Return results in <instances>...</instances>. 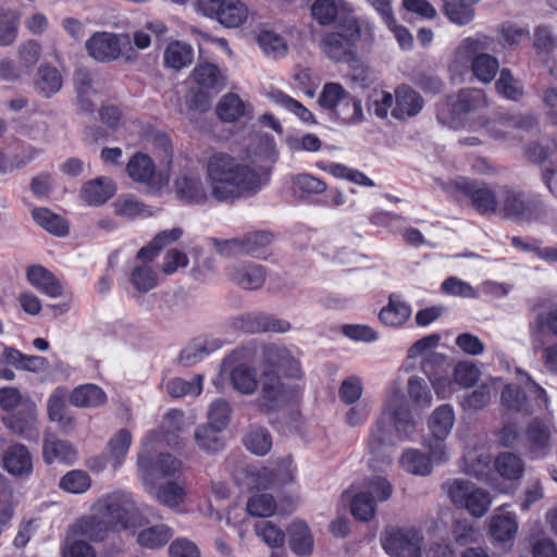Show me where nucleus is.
<instances>
[{"mask_svg":"<svg viewBox=\"0 0 557 557\" xmlns=\"http://www.w3.org/2000/svg\"><path fill=\"white\" fill-rule=\"evenodd\" d=\"M411 306L400 295L392 293L388 302L379 312V320L386 326L400 327L410 318Z\"/></svg>","mask_w":557,"mask_h":557,"instance_id":"b1692460","label":"nucleus"},{"mask_svg":"<svg viewBox=\"0 0 557 557\" xmlns=\"http://www.w3.org/2000/svg\"><path fill=\"white\" fill-rule=\"evenodd\" d=\"M245 113V103L236 94L224 95L216 106V115L223 122H235Z\"/></svg>","mask_w":557,"mask_h":557,"instance_id":"8fccbe9b","label":"nucleus"},{"mask_svg":"<svg viewBox=\"0 0 557 557\" xmlns=\"http://www.w3.org/2000/svg\"><path fill=\"white\" fill-rule=\"evenodd\" d=\"M67 389L58 386L50 394L47 403L48 416L51 421L58 422L66 433L74 428V418L66 414Z\"/></svg>","mask_w":557,"mask_h":557,"instance_id":"a878e982","label":"nucleus"},{"mask_svg":"<svg viewBox=\"0 0 557 557\" xmlns=\"http://www.w3.org/2000/svg\"><path fill=\"white\" fill-rule=\"evenodd\" d=\"M231 327L248 334L286 333L292 325L288 321L262 312L244 313L231 321Z\"/></svg>","mask_w":557,"mask_h":557,"instance_id":"4468645a","label":"nucleus"},{"mask_svg":"<svg viewBox=\"0 0 557 557\" xmlns=\"http://www.w3.org/2000/svg\"><path fill=\"white\" fill-rule=\"evenodd\" d=\"M432 460L437 462L429 453L425 455L419 449H406L400 456V466L409 473L416 475H428L432 471Z\"/></svg>","mask_w":557,"mask_h":557,"instance_id":"ea45409f","label":"nucleus"},{"mask_svg":"<svg viewBox=\"0 0 557 557\" xmlns=\"http://www.w3.org/2000/svg\"><path fill=\"white\" fill-rule=\"evenodd\" d=\"M535 116L531 114H503L488 124L487 129L494 139L522 141L523 133L537 127Z\"/></svg>","mask_w":557,"mask_h":557,"instance_id":"f8f14e48","label":"nucleus"},{"mask_svg":"<svg viewBox=\"0 0 557 557\" xmlns=\"http://www.w3.org/2000/svg\"><path fill=\"white\" fill-rule=\"evenodd\" d=\"M302 392L304 384H285L275 371H264L259 403L260 410L269 413L284 406L298 404L302 397Z\"/></svg>","mask_w":557,"mask_h":557,"instance_id":"423d86ee","label":"nucleus"},{"mask_svg":"<svg viewBox=\"0 0 557 557\" xmlns=\"http://www.w3.org/2000/svg\"><path fill=\"white\" fill-rule=\"evenodd\" d=\"M98 511L112 531L126 530L134 524V505L124 494L112 493L104 496L98 502Z\"/></svg>","mask_w":557,"mask_h":557,"instance_id":"9b49d317","label":"nucleus"},{"mask_svg":"<svg viewBox=\"0 0 557 557\" xmlns=\"http://www.w3.org/2000/svg\"><path fill=\"white\" fill-rule=\"evenodd\" d=\"M518 532V522L513 513L495 515L490 521V534L499 543L512 542Z\"/></svg>","mask_w":557,"mask_h":557,"instance_id":"e433bc0d","label":"nucleus"},{"mask_svg":"<svg viewBox=\"0 0 557 557\" xmlns=\"http://www.w3.org/2000/svg\"><path fill=\"white\" fill-rule=\"evenodd\" d=\"M394 96L389 91L374 89L368 97V109L379 119H386L392 111Z\"/></svg>","mask_w":557,"mask_h":557,"instance_id":"e2e57ef3","label":"nucleus"},{"mask_svg":"<svg viewBox=\"0 0 557 557\" xmlns=\"http://www.w3.org/2000/svg\"><path fill=\"white\" fill-rule=\"evenodd\" d=\"M231 382L242 394H252L257 388L256 371L247 364H239L232 370Z\"/></svg>","mask_w":557,"mask_h":557,"instance_id":"5fc2aeb1","label":"nucleus"},{"mask_svg":"<svg viewBox=\"0 0 557 557\" xmlns=\"http://www.w3.org/2000/svg\"><path fill=\"white\" fill-rule=\"evenodd\" d=\"M262 357L267 364L281 370L285 377L301 381L304 371L300 362L289 349L280 344H267L262 347Z\"/></svg>","mask_w":557,"mask_h":557,"instance_id":"f3484780","label":"nucleus"},{"mask_svg":"<svg viewBox=\"0 0 557 557\" xmlns=\"http://www.w3.org/2000/svg\"><path fill=\"white\" fill-rule=\"evenodd\" d=\"M528 447L531 455L537 457L548 446L550 431L548 425L540 418L532 419L525 431Z\"/></svg>","mask_w":557,"mask_h":557,"instance_id":"f704fd0d","label":"nucleus"},{"mask_svg":"<svg viewBox=\"0 0 557 557\" xmlns=\"http://www.w3.org/2000/svg\"><path fill=\"white\" fill-rule=\"evenodd\" d=\"M138 467L141 470L160 473L163 478H174L181 472L182 462L171 454H159L156 460L149 451L143 450L138 454Z\"/></svg>","mask_w":557,"mask_h":557,"instance_id":"5701e85b","label":"nucleus"},{"mask_svg":"<svg viewBox=\"0 0 557 557\" xmlns=\"http://www.w3.org/2000/svg\"><path fill=\"white\" fill-rule=\"evenodd\" d=\"M176 193L188 203H205L207 193L199 176L183 175L175 182Z\"/></svg>","mask_w":557,"mask_h":557,"instance_id":"c9c22d12","label":"nucleus"},{"mask_svg":"<svg viewBox=\"0 0 557 557\" xmlns=\"http://www.w3.org/2000/svg\"><path fill=\"white\" fill-rule=\"evenodd\" d=\"M496 90L506 99L519 101L523 97V87L517 81L509 69L500 70L499 77L495 83Z\"/></svg>","mask_w":557,"mask_h":557,"instance_id":"4d7b16f0","label":"nucleus"},{"mask_svg":"<svg viewBox=\"0 0 557 557\" xmlns=\"http://www.w3.org/2000/svg\"><path fill=\"white\" fill-rule=\"evenodd\" d=\"M156 496L160 504L174 508L183 503L186 492L183 486L170 481L157 488Z\"/></svg>","mask_w":557,"mask_h":557,"instance_id":"774afa93","label":"nucleus"},{"mask_svg":"<svg viewBox=\"0 0 557 557\" xmlns=\"http://www.w3.org/2000/svg\"><path fill=\"white\" fill-rule=\"evenodd\" d=\"M206 174L212 197L222 202H235L257 194L264 182L253 168L238 162L227 152H213L207 161Z\"/></svg>","mask_w":557,"mask_h":557,"instance_id":"f03ea898","label":"nucleus"},{"mask_svg":"<svg viewBox=\"0 0 557 557\" xmlns=\"http://www.w3.org/2000/svg\"><path fill=\"white\" fill-rule=\"evenodd\" d=\"M248 17L247 7L236 0H224L223 8L218 12L215 20L225 27H238Z\"/></svg>","mask_w":557,"mask_h":557,"instance_id":"49530a36","label":"nucleus"},{"mask_svg":"<svg viewBox=\"0 0 557 557\" xmlns=\"http://www.w3.org/2000/svg\"><path fill=\"white\" fill-rule=\"evenodd\" d=\"M389 423H393L400 441L409 440L416 429V423L407 406L400 404L386 408L370 430L367 447L371 455H376L384 445L391 442Z\"/></svg>","mask_w":557,"mask_h":557,"instance_id":"20e7f679","label":"nucleus"},{"mask_svg":"<svg viewBox=\"0 0 557 557\" xmlns=\"http://www.w3.org/2000/svg\"><path fill=\"white\" fill-rule=\"evenodd\" d=\"M257 42L264 54L273 58L283 57L287 52V44L284 37L273 30H261L257 36Z\"/></svg>","mask_w":557,"mask_h":557,"instance_id":"864d4df0","label":"nucleus"},{"mask_svg":"<svg viewBox=\"0 0 557 557\" xmlns=\"http://www.w3.org/2000/svg\"><path fill=\"white\" fill-rule=\"evenodd\" d=\"M232 408L224 398L213 400L208 410V425L214 426L218 431H224L231 420Z\"/></svg>","mask_w":557,"mask_h":557,"instance_id":"bf43d9fd","label":"nucleus"},{"mask_svg":"<svg viewBox=\"0 0 557 557\" xmlns=\"http://www.w3.org/2000/svg\"><path fill=\"white\" fill-rule=\"evenodd\" d=\"M132 444V434L127 429L117 431L108 442V454L114 460V468L121 466Z\"/></svg>","mask_w":557,"mask_h":557,"instance_id":"6e6d98bb","label":"nucleus"},{"mask_svg":"<svg viewBox=\"0 0 557 557\" xmlns=\"http://www.w3.org/2000/svg\"><path fill=\"white\" fill-rule=\"evenodd\" d=\"M3 469L13 476L28 478L33 472L32 456L23 444L8 447L2 457Z\"/></svg>","mask_w":557,"mask_h":557,"instance_id":"aec40b11","label":"nucleus"},{"mask_svg":"<svg viewBox=\"0 0 557 557\" xmlns=\"http://www.w3.org/2000/svg\"><path fill=\"white\" fill-rule=\"evenodd\" d=\"M221 433L222 431H218L214 426L203 424L196 429L195 440L201 449L216 453L224 448V441Z\"/></svg>","mask_w":557,"mask_h":557,"instance_id":"3c124183","label":"nucleus"},{"mask_svg":"<svg viewBox=\"0 0 557 557\" xmlns=\"http://www.w3.org/2000/svg\"><path fill=\"white\" fill-rule=\"evenodd\" d=\"M448 495L457 508L466 509L475 518L483 517L488 511L492 503L488 492L462 479L454 480L449 486Z\"/></svg>","mask_w":557,"mask_h":557,"instance_id":"9d476101","label":"nucleus"},{"mask_svg":"<svg viewBox=\"0 0 557 557\" xmlns=\"http://www.w3.org/2000/svg\"><path fill=\"white\" fill-rule=\"evenodd\" d=\"M525 157L532 163L543 164V170L557 169V139H549L545 145L531 143L525 149Z\"/></svg>","mask_w":557,"mask_h":557,"instance_id":"4c0bfd02","label":"nucleus"},{"mask_svg":"<svg viewBox=\"0 0 557 557\" xmlns=\"http://www.w3.org/2000/svg\"><path fill=\"white\" fill-rule=\"evenodd\" d=\"M455 423V412L449 404L437 407L428 421L431 436L424 438L423 445L430 450L431 456L438 462L447 460L445 440L450 433Z\"/></svg>","mask_w":557,"mask_h":557,"instance_id":"6e6552de","label":"nucleus"},{"mask_svg":"<svg viewBox=\"0 0 557 557\" xmlns=\"http://www.w3.org/2000/svg\"><path fill=\"white\" fill-rule=\"evenodd\" d=\"M287 533L289 548L295 555L307 556L312 553L313 537L306 522H292L287 528Z\"/></svg>","mask_w":557,"mask_h":557,"instance_id":"c85d7f7f","label":"nucleus"},{"mask_svg":"<svg viewBox=\"0 0 557 557\" xmlns=\"http://www.w3.org/2000/svg\"><path fill=\"white\" fill-rule=\"evenodd\" d=\"M375 510L376 502L371 493L360 492L354 496L350 511L356 520L367 522L373 518Z\"/></svg>","mask_w":557,"mask_h":557,"instance_id":"13d9d810","label":"nucleus"},{"mask_svg":"<svg viewBox=\"0 0 557 557\" xmlns=\"http://www.w3.org/2000/svg\"><path fill=\"white\" fill-rule=\"evenodd\" d=\"M126 172L134 182L149 187L160 188L166 183V178L157 170L152 158L140 151L129 158Z\"/></svg>","mask_w":557,"mask_h":557,"instance_id":"dca6fc26","label":"nucleus"},{"mask_svg":"<svg viewBox=\"0 0 557 557\" xmlns=\"http://www.w3.org/2000/svg\"><path fill=\"white\" fill-rule=\"evenodd\" d=\"M60 487L72 494H83L91 486V478L84 470H71L60 480Z\"/></svg>","mask_w":557,"mask_h":557,"instance_id":"052dcab7","label":"nucleus"},{"mask_svg":"<svg viewBox=\"0 0 557 557\" xmlns=\"http://www.w3.org/2000/svg\"><path fill=\"white\" fill-rule=\"evenodd\" d=\"M63 85L59 70L49 64H41L34 82L35 89L46 98H50L60 91Z\"/></svg>","mask_w":557,"mask_h":557,"instance_id":"72a5a7b5","label":"nucleus"},{"mask_svg":"<svg viewBox=\"0 0 557 557\" xmlns=\"http://www.w3.org/2000/svg\"><path fill=\"white\" fill-rule=\"evenodd\" d=\"M32 216L39 226L55 236L61 237L69 233L66 220L48 208H35L32 211Z\"/></svg>","mask_w":557,"mask_h":557,"instance_id":"79ce46f5","label":"nucleus"},{"mask_svg":"<svg viewBox=\"0 0 557 557\" xmlns=\"http://www.w3.org/2000/svg\"><path fill=\"white\" fill-rule=\"evenodd\" d=\"M317 103L330 120L338 124L354 125L363 121L361 99L350 94L341 83H325Z\"/></svg>","mask_w":557,"mask_h":557,"instance_id":"7ed1b4c3","label":"nucleus"},{"mask_svg":"<svg viewBox=\"0 0 557 557\" xmlns=\"http://www.w3.org/2000/svg\"><path fill=\"white\" fill-rule=\"evenodd\" d=\"M484 106L486 96L482 89L463 88L436 103V119L443 125L456 127L465 115Z\"/></svg>","mask_w":557,"mask_h":557,"instance_id":"39448f33","label":"nucleus"},{"mask_svg":"<svg viewBox=\"0 0 557 557\" xmlns=\"http://www.w3.org/2000/svg\"><path fill=\"white\" fill-rule=\"evenodd\" d=\"M275 478L274 471L268 467L248 466L246 468V479L251 488L268 490L273 485Z\"/></svg>","mask_w":557,"mask_h":557,"instance_id":"338daca9","label":"nucleus"},{"mask_svg":"<svg viewBox=\"0 0 557 557\" xmlns=\"http://www.w3.org/2000/svg\"><path fill=\"white\" fill-rule=\"evenodd\" d=\"M2 422L12 433L25 440L35 441L39 436L37 410L30 401H25L15 412L4 416Z\"/></svg>","mask_w":557,"mask_h":557,"instance_id":"2eb2a0df","label":"nucleus"},{"mask_svg":"<svg viewBox=\"0 0 557 557\" xmlns=\"http://www.w3.org/2000/svg\"><path fill=\"white\" fill-rule=\"evenodd\" d=\"M500 403L507 410L523 416H532L535 411L525 392L517 384H506L503 387Z\"/></svg>","mask_w":557,"mask_h":557,"instance_id":"cd10ccee","label":"nucleus"},{"mask_svg":"<svg viewBox=\"0 0 557 557\" xmlns=\"http://www.w3.org/2000/svg\"><path fill=\"white\" fill-rule=\"evenodd\" d=\"M424 107L421 95L411 86L403 84L396 87L394 95V107L391 115L400 122L417 116Z\"/></svg>","mask_w":557,"mask_h":557,"instance_id":"a211bd4d","label":"nucleus"},{"mask_svg":"<svg viewBox=\"0 0 557 557\" xmlns=\"http://www.w3.org/2000/svg\"><path fill=\"white\" fill-rule=\"evenodd\" d=\"M114 194V187L106 177H97L86 182L82 188V199L90 206H101Z\"/></svg>","mask_w":557,"mask_h":557,"instance_id":"473e14b6","label":"nucleus"},{"mask_svg":"<svg viewBox=\"0 0 557 557\" xmlns=\"http://www.w3.org/2000/svg\"><path fill=\"white\" fill-rule=\"evenodd\" d=\"M447 17L457 25H467L474 18V5L480 0H442Z\"/></svg>","mask_w":557,"mask_h":557,"instance_id":"37998d69","label":"nucleus"},{"mask_svg":"<svg viewBox=\"0 0 557 557\" xmlns=\"http://www.w3.org/2000/svg\"><path fill=\"white\" fill-rule=\"evenodd\" d=\"M381 541L384 550L392 557H421L422 536L414 529H391Z\"/></svg>","mask_w":557,"mask_h":557,"instance_id":"ddd939ff","label":"nucleus"},{"mask_svg":"<svg viewBox=\"0 0 557 557\" xmlns=\"http://www.w3.org/2000/svg\"><path fill=\"white\" fill-rule=\"evenodd\" d=\"M498 195V212L505 219L531 221L542 212V201L536 195L509 185L499 186Z\"/></svg>","mask_w":557,"mask_h":557,"instance_id":"0eeeda50","label":"nucleus"},{"mask_svg":"<svg viewBox=\"0 0 557 557\" xmlns=\"http://www.w3.org/2000/svg\"><path fill=\"white\" fill-rule=\"evenodd\" d=\"M1 362L12 366L17 370L39 372L45 370L49 362L46 357L23 354L21 350L5 346L1 356Z\"/></svg>","mask_w":557,"mask_h":557,"instance_id":"bb28decb","label":"nucleus"},{"mask_svg":"<svg viewBox=\"0 0 557 557\" xmlns=\"http://www.w3.org/2000/svg\"><path fill=\"white\" fill-rule=\"evenodd\" d=\"M274 234L269 231H255L242 237L244 253L253 258H267L271 255Z\"/></svg>","mask_w":557,"mask_h":557,"instance_id":"c756f323","label":"nucleus"},{"mask_svg":"<svg viewBox=\"0 0 557 557\" xmlns=\"http://www.w3.org/2000/svg\"><path fill=\"white\" fill-rule=\"evenodd\" d=\"M69 399L75 407L90 408L106 404L107 395L104 391L96 384H83L71 392Z\"/></svg>","mask_w":557,"mask_h":557,"instance_id":"2f4dec72","label":"nucleus"},{"mask_svg":"<svg viewBox=\"0 0 557 557\" xmlns=\"http://www.w3.org/2000/svg\"><path fill=\"white\" fill-rule=\"evenodd\" d=\"M454 188L479 214H494L498 211V190H494L486 182L462 177L455 182Z\"/></svg>","mask_w":557,"mask_h":557,"instance_id":"1a4fd4ad","label":"nucleus"},{"mask_svg":"<svg viewBox=\"0 0 557 557\" xmlns=\"http://www.w3.org/2000/svg\"><path fill=\"white\" fill-rule=\"evenodd\" d=\"M172 536V528L166 524H157L139 531L137 534V543L141 547L157 549L168 544Z\"/></svg>","mask_w":557,"mask_h":557,"instance_id":"a18cd8bd","label":"nucleus"},{"mask_svg":"<svg viewBox=\"0 0 557 557\" xmlns=\"http://www.w3.org/2000/svg\"><path fill=\"white\" fill-rule=\"evenodd\" d=\"M499 70L498 60L488 53H479L471 60L473 76L482 82H492Z\"/></svg>","mask_w":557,"mask_h":557,"instance_id":"09e8293b","label":"nucleus"},{"mask_svg":"<svg viewBox=\"0 0 557 557\" xmlns=\"http://www.w3.org/2000/svg\"><path fill=\"white\" fill-rule=\"evenodd\" d=\"M243 444L251 454L263 457L272 448V436L265 428L250 425L243 437Z\"/></svg>","mask_w":557,"mask_h":557,"instance_id":"58836bf2","label":"nucleus"},{"mask_svg":"<svg viewBox=\"0 0 557 557\" xmlns=\"http://www.w3.org/2000/svg\"><path fill=\"white\" fill-rule=\"evenodd\" d=\"M499 41L504 47L517 46L530 38L527 26H520L515 22L506 21L498 28Z\"/></svg>","mask_w":557,"mask_h":557,"instance_id":"680f3d73","label":"nucleus"},{"mask_svg":"<svg viewBox=\"0 0 557 557\" xmlns=\"http://www.w3.org/2000/svg\"><path fill=\"white\" fill-rule=\"evenodd\" d=\"M129 281L137 290L146 293L157 286L158 276L150 265L143 264L133 269Z\"/></svg>","mask_w":557,"mask_h":557,"instance_id":"69168bd1","label":"nucleus"},{"mask_svg":"<svg viewBox=\"0 0 557 557\" xmlns=\"http://www.w3.org/2000/svg\"><path fill=\"white\" fill-rule=\"evenodd\" d=\"M497 472L508 480H518L523 474V462L513 453H500L495 459Z\"/></svg>","mask_w":557,"mask_h":557,"instance_id":"603ef678","label":"nucleus"},{"mask_svg":"<svg viewBox=\"0 0 557 557\" xmlns=\"http://www.w3.org/2000/svg\"><path fill=\"white\" fill-rule=\"evenodd\" d=\"M194 82L203 89L220 91L225 86V78L222 76L219 66L214 63H198L193 70Z\"/></svg>","mask_w":557,"mask_h":557,"instance_id":"7c9ffc66","label":"nucleus"},{"mask_svg":"<svg viewBox=\"0 0 557 557\" xmlns=\"http://www.w3.org/2000/svg\"><path fill=\"white\" fill-rule=\"evenodd\" d=\"M310 10L319 25L334 24L332 29L320 36L321 51L335 63L356 67L361 54L369 52L375 41L374 22L354 13L338 15L337 4L333 0H314Z\"/></svg>","mask_w":557,"mask_h":557,"instance_id":"f257e3e1","label":"nucleus"},{"mask_svg":"<svg viewBox=\"0 0 557 557\" xmlns=\"http://www.w3.org/2000/svg\"><path fill=\"white\" fill-rule=\"evenodd\" d=\"M77 531L87 536L91 541H103L109 531H112L108 521L101 516L96 515L86 516L81 518L76 523Z\"/></svg>","mask_w":557,"mask_h":557,"instance_id":"de8ad7c7","label":"nucleus"},{"mask_svg":"<svg viewBox=\"0 0 557 557\" xmlns=\"http://www.w3.org/2000/svg\"><path fill=\"white\" fill-rule=\"evenodd\" d=\"M86 49L90 57L100 62L116 60L121 54L119 37L107 32L95 33L86 41Z\"/></svg>","mask_w":557,"mask_h":557,"instance_id":"6ab92c4d","label":"nucleus"},{"mask_svg":"<svg viewBox=\"0 0 557 557\" xmlns=\"http://www.w3.org/2000/svg\"><path fill=\"white\" fill-rule=\"evenodd\" d=\"M275 99L280 106L295 114L301 122L310 125L317 124L314 114L300 101L294 99L283 91H278L275 96Z\"/></svg>","mask_w":557,"mask_h":557,"instance_id":"0e129e2a","label":"nucleus"},{"mask_svg":"<svg viewBox=\"0 0 557 557\" xmlns=\"http://www.w3.org/2000/svg\"><path fill=\"white\" fill-rule=\"evenodd\" d=\"M317 166L336 178L347 180L351 183H355L360 186L373 187L375 183L368 177L363 172L348 168L342 163L332 162L330 164H324L323 162H318Z\"/></svg>","mask_w":557,"mask_h":557,"instance_id":"c03bdc74","label":"nucleus"},{"mask_svg":"<svg viewBox=\"0 0 557 557\" xmlns=\"http://www.w3.org/2000/svg\"><path fill=\"white\" fill-rule=\"evenodd\" d=\"M193 59V48L177 40L170 42L163 54L164 65L176 71L191 64Z\"/></svg>","mask_w":557,"mask_h":557,"instance_id":"a19ab883","label":"nucleus"},{"mask_svg":"<svg viewBox=\"0 0 557 557\" xmlns=\"http://www.w3.org/2000/svg\"><path fill=\"white\" fill-rule=\"evenodd\" d=\"M42 458L47 465L60 462L71 466L77 459V451L70 442L59 440L54 435H46L42 444Z\"/></svg>","mask_w":557,"mask_h":557,"instance_id":"4be33fe9","label":"nucleus"},{"mask_svg":"<svg viewBox=\"0 0 557 557\" xmlns=\"http://www.w3.org/2000/svg\"><path fill=\"white\" fill-rule=\"evenodd\" d=\"M228 278L244 289H258L265 281V269L256 263H238L227 268Z\"/></svg>","mask_w":557,"mask_h":557,"instance_id":"412c9836","label":"nucleus"},{"mask_svg":"<svg viewBox=\"0 0 557 557\" xmlns=\"http://www.w3.org/2000/svg\"><path fill=\"white\" fill-rule=\"evenodd\" d=\"M26 276L32 286L55 298L62 295L63 287L52 272L42 265L35 264L27 268Z\"/></svg>","mask_w":557,"mask_h":557,"instance_id":"393cba45","label":"nucleus"}]
</instances>
